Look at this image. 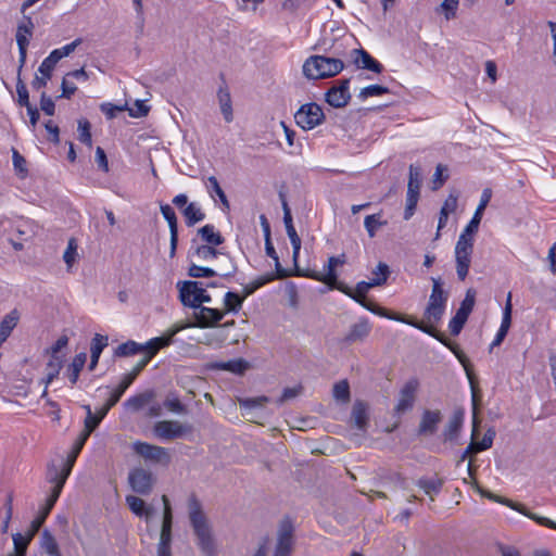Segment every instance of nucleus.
I'll use <instances>...</instances> for the list:
<instances>
[{
    "label": "nucleus",
    "mask_w": 556,
    "mask_h": 556,
    "mask_svg": "<svg viewBox=\"0 0 556 556\" xmlns=\"http://www.w3.org/2000/svg\"><path fill=\"white\" fill-rule=\"evenodd\" d=\"M421 180L419 167L415 165L409 166V177L407 185V193H420Z\"/></svg>",
    "instance_id": "obj_48"
},
{
    "label": "nucleus",
    "mask_w": 556,
    "mask_h": 556,
    "mask_svg": "<svg viewBox=\"0 0 556 556\" xmlns=\"http://www.w3.org/2000/svg\"><path fill=\"white\" fill-rule=\"evenodd\" d=\"M20 319V313L17 309L11 311L8 315L4 316L0 324V330L4 331L5 334L10 336L11 331L17 325Z\"/></svg>",
    "instance_id": "obj_51"
},
{
    "label": "nucleus",
    "mask_w": 556,
    "mask_h": 556,
    "mask_svg": "<svg viewBox=\"0 0 556 556\" xmlns=\"http://www.w3.org/2000/svg\"><path fill=\"white\" fill-rule=\"evenodd\" d=\"M144 352V344H139L135 341H127L125 343L119 344L115 350V356L126 357L130 355H135L137 353Z\"/></svg>",
    "instance_id": "obj_44"
},
{
    "label": "nucleus",
    "mask_w": 556,
    "mask_h": 556,
    "mask_svg": "<svg viewBox=\"0 0 556 556\" xmlns=\"http://www.w3.org/2000/svg\"><path fill=\"white\" fill-rule=\"evenodd\" d=\"M468 315L464 314L463 312L457 311L455 316L450 320L448 328L453 336H457L460 333L462 329L464 328Z\"/></svg>",
    "instance_id": "obj_55"
},
{
    "label": "nucleus",
    "mask_w": 556,
    "mask_h": 556,
    "mask_svg": "<svg viewBox=\"0 0 556 556\" xmlns=\"http://www.w3.org/2000/svg\"><path fill=\"white\" fill-rule=\"evenodd\" d=\"M28 35L20 34L16 31V42L20 50V66H18V73L22 72V68L26 62L27 56V47L29 43V40L27 38Z\"/></svg>",
    "instance_id": "obj_57"
},
{
    "label": "nucleus",
    "mask_w": 556,
    "mask_h": 556,
    "mask_svg": "<svg viewBox=\"0 0 556 556\" xmlns=\"http://www.w3.org/2000/svg\"><path fill=\"white\" fill-rule=\"evenodd\" d=\"M464 421V412L462 409H457L454 412L453 416L450 418L446 428L443 432L445 441H454L458 437V433L462 429Z\"/></svg>",
    "instance_id": "obj_32"
},
{
    "label": "nucleus",
    "mask_w": 556,
    "mask_h": 556,
    "mask_svg": "<svg viewBox=\"0 0 556 556\" xmlns=\"http://www.w3.org/2000/svg\"><path fill=\"white\" fill-rule=\"evenodd\" d=\"M198 235L206 242L205 245L217 247L224 243V237L219 231H215L213 225H205L198 230Z\"/></svg>",
    "instance_id": "obj_37"
},
{
    "label": "nucleus",
    "mask_w": 556,
    "mask_h": 556,
    "mask_svg": "<svg viewBox=\"0 0 556 556\" xmlns=\"http://www.w3.org/2000/svg\"><path fill=\"white\" fill-rule=\"evenodd\" d=\"M220 256L224 258L225 263H220L219 265H217V269L219 271L217 274L220 275L222 277L233 276L237 271V266L227 254Z\"/></svg>",
    "instance_id": "obj_60"
},
{
    "label": "nucleus",
    "mask_w": 556,
    "mask_h": 556,
    "mask_svg": "<svg viewBox=\"0 0 556 556\" xmlns=\"http://www.w3.org/2000/svg\"><path fill=\"white\" fill-rule=\"evenodd\" d=\"M126 504L128 505L129 509L138 517H146V519L149 520L152 516L153 508L147 507L146 502L138 496L127 495Z\"/></svg>",
    "instance_id": "obj_35"
},
{
    "label": "nucleus",
    "mask_w": 556,
    "mask_h": 556,
    "mask_svg": "<svg viewBox=\"0 0 556 556\" xmlns=\"http://www.w3.org/2000/svg\"><path fill=\"white\" fill-rule=\"evenodd\" d=\"M369 405L365 401L356 400L351 412L354 426L362 432H366L369 425Z\"/></svg>",
    "instance_id": "obj_26"
},
{
    "label": "nucleus",
    "mask_w": 556,
    "mask_h": 556,
    "mask_svg": "<svg viewBox=\"0 0 556 556\" xmlns=\"http://www.w3.org/2000/svg\"><path fill=\"white\" fill-rule=\"evenodd\" d=\"M194 327L199 328H212L218 325V323L224 318L225 312L211 308L206 306H200L194 308Z\"/></svg>",
    "instance_id": "obj_21"
},
{
    "label": "nucleus",
    "mask_w": 556,
    "mask_h": 556,
    "mask_svg": "<svg viewBox=\"0 0 556 556\" xmlns=\"http://www.w3.org/2000/svg\"><path fill=\"white\" fill-rule=\"evenodd\" d=\"M389 89L387 87L380 86V85H370L368 87H365L361 90L358 97L363 100L369 98V97H376L381 96L384 93H388Z\"/></svg>",
    "instance_id": "obj_63"
},
{
    "label": "nucleus",
    "mask_w": 556,
    "mask_h": 556,
    "mask_svg": "<svg viewBox=\"0 0 556 556\" xmlns=\"http://www.w3.org/2000/svg\"><path fill=\"white\" fill-rule=\"evenodd\" d=\"M354 63L358 68L371 71L374 73H381L383 71L382 64L375 60L366 50H353Z\"/></svg>",
    "instance_id": "obj_28"
},
{
    "label": "nucleus",
    "mask_w": 556,
    "mask_h": 556,
    "mask_svg": "<svg viewBox=\"0 0 556 556\" xmlns=\"http://www.w3.org/2000/svg\"><path fill=\"white\" fill-rule=\"evenodd\" d=\"M473 485L476 488V490L482 495V496H485L494 502H497V503H501L505 506H508L510 507L511 509L522 514L523 516L528 517L529 519L535 521L536 523L541 525V521L540 520H543L545 519L546 517H542V516H539L532 511H530L525 505H522L521 503H518V502H514L509 498H506V497H503V496H500V495H496V494H493L492 492L490 491H486L484 489H482L477 481L473 482Z\"/></svg>",
    "instance_id": "obj_17"
},
{
    "label": "nucleus",
    "mask_w": 556,
    "mask_h": 556,
    "mask_svg": "<svg viewBox=\"0 0 556 556\" xmlns=\"http://www.w3.org/2000/svg\"><path fill=\"white\" fill-rule=\"evenodd\" d=\"M186 223L188 226H193L195 223L204 219V213L195 206L194 203L188 204L184 210Z\"/></svg>",
    "instance_id": "obj_47"
},
{
    "label": "nucleus",
    "mask_w": 556,
    "mask_h": 556,
    "mask_svg": "<svg viewBox=\"0 0 556 556\" xmlns=\"http://www.w3.org/2000/svg\"><path fill=\"white\" fill-rule=\"evenodd\" d=\"M132 450L139 456L153 463H161L167 465L170 462V456L167 450L162 446L137 441L134 443Z\"/></svg>",
    "instance_id": "obj_16"
},
{
    "label": "nucleus",
    "mask_w": 556,
    "mask_h": 556,
    "mask_svg": "<svg viewBox=\"0 0 556 556\" xmlns=\"http://www.w3.org/2000/svg\"><path fill=\"white\" fill-rule=\"evenodd\" d=\"M378 269L381 274V276L379 278H372L368 282L361 281L356 285V288L354 289V301H356L363 307H365L366 309H368L369 312H371L376 315L405 324L406 320L408 319L407 316L390 312V311H388L383 307H380L377 304L368 302L366 300V293L368 292V290L370 288L384 285L389 278L390 269L386 263H379Z\"/></svg>",
    "instance_id": "obj_4"
},
{
    "label": "nucleus",
    "mask_w": 556,
    "mask_h": 556,
    "mask_svg": "<svg viewBox=\"0 0 556 556\" xmlns=\"http://www.w3.org/2000/svg\"><path fill=\"white\" fill-rule=\"evenodd\" d=\"M442 420L440 410H425L418 427L419 435H432L438 429V425Z\"/></svg>",
    "instance_id": "obj_27"
},
{
    "label": "nucleus",
    "mask_w": 556,
    "mask_h": 556,
    "mask_svg": "<svg viewBox=\"0 0 556 556\" xmlns=\"http://www.w3.org/2000/svg\"><path fill=\"white\" fill-rule=\"evenodd\" d=\"M273 280H274V276L273 275H264V276L258 277L257 279L253 280L249 285L244 286V288H243V298H247V296L251 295L257 289H260L261 287H263L264 285H266V283H268V282H270Z\"/></svg>",
    "instance_id": "obj_52"
},
{
    "label": "nucleus",
    "mask_w": 556,
    "mask_h": 556,
    "mask_svg": "<svg viewBox=\"0 0 556 556\" xmlns=\"http://www.w3.org/2000/svg\"><path fill=\"white\" fill-rule=\"evenodd\" d=\"M16 92H17V102L21 106H25V108H28V106H31L30 102H29V94H28V90H27V87L25 85V83L22 80L21 78V73L17 72V81H16Z\"/></svg>",
    "instance_id": "obj_54"
},
{
    "label": "nucleus",
    "mask_w": 556,
    "mask_h": 556,
    "mask_svg": "<svg viewBox=\"0 0 556 556\" xmlns=\"http://www.w3.org/2000/svg\"><path fill=\"white\" fill-rule=\"evenodd\" d=\"M269 397L265 395L256 396V397H245L239 399V405L241 408L252 409L255 407H263L267 403H269Z\"/></svg>",
    "instance_id": "obj_53"
},
{
    "label": "nucleus",
    "mask_w": 556,
    "mask_h": 556,
    "mask_svg": "<svg viewBox=\"0 0 556 556\" xmlns=\"http://www.w3.org/2000/svg\"><path fill=\"white\" fill-rule=\"evenodd\" d=\"M109 344V338L106 336H102L97 333L90 345V364H89V370H93L96 366L98 365L100 355L102 351L108 346Z\"/></svg>",
    "instance_id": "obj_33"
},
{
    "label": "nucleus",
    "mask_w": 556,
    "mask_h": 556,
    "mask_svg": "<svg viewBox=\"0 0 556 556\" xmlns=\"http://www.w3.org/2000/svg\"><path fill=\"white\" fill-rule=\"evenodd\" d=\"M381 214H372L365 217L364 225L370 238L376 236L377 229L387 225L386 220H380Z\"/></svg>",
    "instance_id": "obj_49"
},
{
    "label": "nucleus",
    "mask_w": 556,
    "mask_h": 556,
    "mask_svg": "<svg viewBox=\"0 0 556 556\" xmlns=\"http://www.w3.org/2000/svg\"><path fill=\"white\" fill-rule=\"evenodd\" d=\"M53 489L48 497L45 507L41 509L40 514L31 521L29 526L30 535H35L39 529L41 528L42 523L45 522L46 518L50 514L52 507L54 506L55 502L58 501L61 491L64 485V480L62 479L60 482H53Z\"/></svg>",
    "instance_id": "obj_20"
},
{
    "label": "nucleus",
    "mask_w": 556,
    "mask_h": 556,
    "mask_svg": "<svg viewBox=\"0 0 556 556\" xmlns=\"http://www.w3.org/2000/svg\"><path fill=\"white\" fill-rule=\"evenodd\" d=\"M100 422L101 419L97 415L86 416L84 421V430L80 432V434L88 439L91 432L96 430Z\"/></svg>",
    "instance_id": "obj_64"
},
{
    "label": "nucleus",
    "mask_w": 556,
    "mask_h": 556,
    "mask_svg": "<svg viewBox=\"0 0 556 556\" xmlns=\"http://www.w3.org/2000/svg\"><path fill=\"white\" fill-rule=\"evenodd\" d=\"M294 527L290 518H283L278 528L277 542L273 556H291L294 548Z\"/></svg>",
    "instance_id": "obj_12"
},
{
    "label": "nucleus",
    "mask_w": 556,
    "mask_h": 556,
    "mask_svg": "<svg viewBox=\"0 0 556 556\" xmlns=\"http://www.w3.org/2000/svg\"><path fill=\"white\" fill-rule=\"evenodd\" d=\"M35 535H30V530L28 529L25 534L14 533L12 535L14 543V552L9 556H26L27 546L30 543Z\"/></svg>",
    "instance_id": "obj_39"
},
{
    "label": "nucleus",
    "mask_w": 556,
    "mask_h": 556,
    "mask_svg": "<svg viewBox=\"0 0 556 556\" xmlns=\"http://www.w3.org/2000/svg\"><path fill=\"white\" fill-rule=\"evenodd\" d=\"M155 483V478L152 472L142 468L136 467L128 473V484L130 489L140 495H148L152 492Z\"/></svg>",
    "instance_id": "obj_14"
},
{
    "label": "nucleus",
    "mask_w": 556,
    "mask_h": 556,
    "mask_svg": "<svg viewBox=\"0 0 556 556\" xmlns=\"http://www.w3.org/2000/svg\"><path fill=\"white\" fill-rule=\"evenodd\" d=\"M224 253L216 250L211 245H198L189 255L191 262L198 263H210L212 260L217 258Z\"/></svg>",
    "instance_id": "obj_30"
},
{
    "label": "nucleus",
    "mask_w": 556,
    "mask_h": 556,
    "mask_svg": "<svg viewBox=\"0 0 556 556\" xmlns=\"http://www.w3.org/2000/svg\"><path fill=\"white\" fill-rule=\"evenodd\" d=\"M283 223L286 226L288 237H289L292 248H293L292 258H293L294 263L296 264L298 257L300 254V250H301V239H300L299 235L296 233V230L293 226L291 214H287V217H283Z\"/></svg>",
    "instance_id": "obj_36"
},
{
    "label": "nucleus",
    "mask_w": 556,
    "mask_h": 556,
    "mask_svg": "<svg viewBox=\"0 0 556 556\" xmlns=\"http://www.w3.org/2000/svg\"><path fill=\"white\" fill-rule=\"evenodd\" d=\"M180 327L170 329L166 336L153 338L144 344V357L134 367V369L125 377H131V381L141 372V370L148 365V363L154 357L157 352L168 346L173 342L174 336L180 331Z\"/></svg>",
    "instance_id": "obj_8"
},
{
    "label": "nucleus",
    "mask_w": 556,
    "mask_h": 556,
    "mask_svg": "<svg viewBox=\"0 0 556 556\" xmlns=\"http://www.w3.org/2000/svg\"><path fill=\"white\" fill-rule=\"evenodd\" d=\"M193 431L191 425L181 424L178 420H162L154 425V433L163 440L182 438Z\"/></svg>",
    "instance_id": "obj_15"
},
{
    "label": "nucleus",
    "mask_w": 556,
    "mask_h": 556,
    "mask_svg": "<svg viewBox=\"0 0 556 556\" xmlns=\"http://www.w3.org/2000/svg\"><path fill=\"white\" fill-rule=\"evenodd\" d=\"M418 388L419 381L416 378H412L405 382L400 391L399 402L394 408L397 415L404 414L413 408Z\"/></svg>",
    "instance_id": "obj_18"
},
{
    "label": "nucleus",
    "mask_w": 556,
    "mask_h": 556,
    "mask_svg": "<svg viewBox=\"0 0 556 556\" xmlns=\"http://www.w3.org/2000/svg\"><path fill=\"white\" fill-rule=\"evenodd\" d=\"M443 479H419L417 484L421 488L426 494L430 495L431 501H433L432 494H438L443 486Z\"/></svg>",
    "instance_id": "obj_45"
},
{
    "label": "nucleus",
    "mask_w": 556,
    "mask_h": 556,
    "mask_svg": "<svg viewBox=\"0 0 556 556\" xmlns=\"http://www.w3.org/2000/svg\"><path fill=\"white\" fill-rule=\"evenodd\" d=\"M188 515L200 549L206 556H213L215 551L212 528L203 511L200 501L194 494L188 500Z\"/></svg>",
    "instance_id": "obj_3"
},
{
    "label": "nucleus",
    "mask_w": 556,
    "mask_h": 556,
    "mask_svg": "<svg viewBox=\"0 0 556 556\" xmlns=\"http://www.w3.org/2000/svg\"><path fill=\"white\" fill-rule=\"evenodd\" d=\"M349 84L350 79L348 78L337 80L336 85L326 93L327 103L337 109L344 108L351 99Z\"/></svg>",
    "instance_id": "obj_19"
},
{
    "label": "nucleus",
    "mask_w": 556,
    "mask_h": 556,
    "mask_svg": "<svg viewBox=\"0 0 556 556\" xmlns=\"http://www.w3.org/2000/svg\"><path fill=\"white\" fill-rule=\"evenodd\" d=\"M295 123L303 129L309 130L321 124L325 118L321 108L317 103L302 105L294 115Z\"/></svg>",
    "instance_id": "obj_13"
},
{
    "label": "nucleus",
    "mask_w": 556,
    "mask_h": 556,
    "mask_svg": "<svg viewBox=\"0 0 556 556\" xmlns=\"http://www.w3.org/2000/svg\"><path fill=\"white\" fill-rule=\"evenodd\" d=\"M87 440L88 439L83 437L81 434L78 435L77 440L74 443L72 452L70 453V455L67 457V462H66L65 466L63 467V469L60 472H56L55 476L51 479L52 482H60L62 479L64 480V482L66 481V479L70 476L71 470L74 466V463H75L78 454L83 450Z\"/></svg>",
    "instance_id": "obj_25"
},
{
    "label": "nucleus",
    "mask_w": 556,
    "mask_h": 556,
    "mask_svg": "<svg viewBox=\"0 0 556 556\" xmlns=\"http://www.w3.org/2000/svg\"><path fill=\"white\" fill-rule=\"evenodd\" d=\"M332 396L337 402L346 404L351 400L350 384L346 379L336 382L332 387Z\"/></svg>",
    "instance_id": "obj_43"
},
{
    "label": "nucleus",
    "mask_w": 556,
    "mask_h": 556,
    "mask_svg": "<svg viewBox=\"0 0 556 556\" xmlns=\"http://www.w3.org/2000/svg\"><path fill=\"white\" fill-rule=\"evenodd\" d=\"M91 124L89 121L83 118L78 121V140L89 148L92 147V139H91Z\"/></svg>",
    "instance_id": "obj_50"
},
{
    "label": "nucleus",
    "mask_w": 556,
    "mask_h": 556,
    "mask_svg": "<svg viewBox=\"0 0 556 556\" xmlns=\"http://www.w3.org/2000/svg\"><path fill=\"white\" fill-rule=\"evenodd\" d=\"M217 98L225 121L230 123L233 119L231 96L225 84L219 87Z\"/></svg>",
    "instance_id": "obj_34"
},
{
    "label": "nucleus",
    "mask_w": 556,
    "mask_h": 556,
    "mask_svg": "<svg viewBox=\"0 0 556 556\" xmlns=\"http://www.w3.org/2000/svg\"><path fill=\"white\" fill-rule=\"evenodd\" d=\"M344 263H345V255L344 254H341L339 256H331V257L328 258L327 274L326 275L319 274V273L302 274L299 268H296V275L298 276L309 277L312 279L321 281V282H324V283H326L328 286H332L331 283L336 282V280H337V274H336L334 268L338 265H343Z\"/></svg>",
    "instance_id": "obj_22"
},
{
    "label": "nucleus",
    "mask_w": 556,
    "mask_h": 556,
    "mask_svg": "<svg viewBox=\"0 0 556 556\" xmlns=\"http://www.w3.org/2000/svg\"><path fill=\"white\" fill-rule=\"evenodd\" d=\"M344 68L340 59L312 55L303 64V74L308 79H321L338 75Z\"/></svg>",
    "instance_id": "obj_5"
},
{
    "label": "nucleus",
    "mask_w": 556,
    "mask_h": 556,
    "mask_svg": "<svg viewBox=\"0 0 556 556\" xmlns=\"http://www.w3.org/2000/svg\"><path fill=\"white\" fill-rule=\"evenodd\" d=\"M161 212L164 218L167 220L170 231V257H173L176 253L177 242H178V227H177V217L168 204L161 205Z\"/></svg>",
    "instance_id": "obj_29"
},
{
    "label": "nucleus",
    "mask_w": 556,
    "mask_h": 556,
    "mask_svg": "<svg viewBox=\"0 0 556 556\" xmlns=\"http://www.w3.org/2000/svg\"><path fill=\"white\" fill-rule=\"evenodd\" d=\"M243 300H244L243 296H240L239 294H237L235 292L228 291L225 294V301H224L225 311L224 312L225 313H229V312L237 313V312H239V309L242 306Z\"/></svg>",
    "instance_id": "obj_46"
},
{
    "label": "nucleus",
    "mask_w": 556,
    "mask_h": 556,
    "mask_svg": "<svg viewBox=\"0 0 556 556\" xmlns=\"http://www.w3.org/2000/svg\"><path fill=\"white\" fill-rule=\"evenodd\" d=\"M64 359L63 358H51L46 365V377L42 379V382L48 387L60 374L63 367Z\"/></svg>",
    "instance_id": "obj_42"
},
{
    "label": "nucleus",
    "mask_w": 556,
    "mask_h": 556,
    "mask_svg": "<svg viewBox=\"0 0 556 556\" xmlns=\"http://www.w3.org/2000/svg\"><path fill=\"white\" fill-rule=\"evenodd\" d=\"M179 298L184 305L193 308L202 306V303H210L211 296L200 281H184L178 283Z\"/></svg>",
    "instance_id": "obj_9"
},
{
    "label": "nucleus",
    "mask_w": 556,
    "mask_h": 556,
    "mask_svg": "<svg viewBox=\"0 0 556 556\" xmlns=\"http://www.w3.org/2000/svg\"><path fill=\"white\" fill-rule=\"evenodd\" d=\"M156 396V393L153 390H146L135 396L129 397L125 403V407L132 410L138 412L142 409L144 406L149 405Z\"/></svg>",
    "instance_id": "obj_31"
},
{
    "label": "nucleus",
    "mask_w": 556,
    "mask_h": 556,
    "mask_svg": "<svg viewBox=\"0 0 556 556\" xmlns=\"http://www.w3.org/2000/svg\"><path fill=\"white\" fill-rule=\"evenodd\" d=\"M405 324L413 326V327L428 333L429 336L435 338L438 341H440L442 344H444L446 348H448L455 354V356L458 358L460 364L464 366L467 377H468V380H469V383H470V387H471V395H472L471 400H472V405H473V419H475L473 433H475L477 430L481 395H480V390L477 386V380L472 372L471 364H470L469 359L467 358V356L464 354V352L459 349V346L456 343L448 340L444 334L438 332L433 326L426 325L425 323L416 320L412 317H408V319L406 320Z\"/></svg>",
    "instance_id": "obj_1"
},
{
    "label": "nucleus",
    "mask_w": 556,
    "mask_h": 556,
    "mask_svg": "<svg viewBox=\"0 0 556 556\" xmlns=\"http://www.w3.org/2000/svg\"><path fill=\"white\" fill-rule=\"evenodd\" d=\"M4 509H5V518H3V523L1 527V532L7 533L9 530V523L12 519L13 515V492H9L5 497L4 502Z\"/></svg>",
    "instance_id": "obj_61"
},
{
    "label": "nucleus",
    "mask_w": 556,
    "mask_h": 556,
    "mask_svg": "<svg viewBox=\"0 0 556 556\" xmlns=\"http://www.w3.org/2000/svg\"><path fill=\"white\" fill-rule=\"evenodd\" d=\"M212 367L237 375H242L249 368V363L242 358H237L228 362L215 363Z\"/></svg>",
    "instance_id": "obj_38"
},
{
    "label": "nucleus",
    "mask_w": 556,
    "mask_h": 556,
    "mask_svg": "<svg viewBox=\"0 0 556 556\" xmlns=\"http://www.w3.org/2000/svg\"><path fill=\"white\" fill-rule=\"evenodd\" d=\"M68 344V338L66 336H61L55 343L48 350H46V354L50 355L51 358H63V355H60V352L66 348Z\"/></svg>",
    "instance_id": "obj_62"
},
{
    "label": "nucleus",
    "mask_w": 556,
    "mask_h": 556,
    "mask_svg": "<svg viewBox=\"0 0 556 556\" xmlns=\"http://www.w3.org/2000/svg\"><path fill=\"white\" fill-rule=\"evenodd\" d=\"M405 324L413 326V327L428 333L429 336L435 338L438 341H440L442 344H444L446 348H448L455 354V356L458 358L460 364L464 366L467 377H468V380H469V383H470V387H471V395H472L471 400H472V405H473V419H475L473 433H475L477 430L481 395H480V390L477 386V380L472 372L471 364H470L469 359L467 358V356L464 354V352L459 349V346L456 343L448 340L444 334L438 332L433 326L426 325L425 323L416 320L412 317H408V319L406 320Z\"/></svg>",
    "instance_id": "obj_2"
},
{
    "label": "nucleus",
    "mask_w": 556,
    "mask_h": 556,
    "mask_svg": "<svg viewBox=\"0 0 556 556\" xmlns=\"http://www.w3.org/2000/svg\"><path fill=\"white\" fill-rule=\"evenodd\" d=\"M162 502L164 504V509L160 541L157 544V556H172L173 513L166 495L162 496Z\"/></svg>",
    "instance_id": "obj_11"
},
{
    "label": "nucleus",
    "mask_w": 556,
    "mask_h": 556,
    "mask_svg": "<svg viewBox=\"0 0 556 556\" xmlns=\"http://www.w3.org/2000/svg\"><path fill=\"white\" fill-rule=\"evenodd\" d=\"M188 275L193 278L214 277L217 275V271L210 267L199 266L195 262H192L188 269Z\"/></svg>",
    "instance_id": "obj_59"
},
{
    "label": "nucleus",
    "mask_w": 556,
    "mask_h": 556,
    "mask_svg": "<svg viewBox=\"0 0 556 556\" xmlns=\"http://www.w3.org/2000/svg\"><path fill=\"white\" fill-rule=\"evenodd\" d=\"M431 281L432 291L424 312L425 320H422V323L434 327V325L441 320L444 314L446 302L448 299V293L445 290H443L440 278L432 277Z\"/></svg>",
    "instance_id": "obj_7"
},
{
    "label": "nucleus",
    "mask_w": 556,
    "mask_h": 556,
    "mask_svg": "<svg viewBox=\"0 0 556 556\" xmlns=\"http://www.w3.org/2000/svg\"><path fill=\"white\" fill-rule=\"evenodd\" d=\"M473 252V238L460 235L455 247L456 273L459 280L464 281L468 275Z\"/></svg>",
    "instance_id": "obj_10"
},
{
    "label": "nucleus",
    "mask_w": 556,
    "mask_h": 556,
    "mask_svg": "<svg viewBox=\"0 0 556 556\" xmlns=\"http://www.w3.org/2000/svg\"><path fill=\"white\" fill-rule=\"evenodd\" d=\"M371 331V325L367 318H359L353 324L349 332L344 336L343 342L345 344H354L364 342Z\"/></svg>",
    "instance_id": "obj_24"
},
{
    "label": "nucleus",
    "mask_w": 556,
    "mask_h": 556,
    "mask_svg": "<svg viewBox=\"0 0 556 556\" xmlns=\"http://www.w3.org/2000/svg\"><path fill=\"white\" fill-rule=\"evenodd\" d=\"M491 198H492V190L490 188H485L482 191L480 203H479L478 207L476 208V212H475L471 220L466 226V228L464 229L462 235H466V236L473 238V236L478 232L479 225H480L482 216H483V212H484L485 207L488 206Z\"/></svg>",
    "instance_id": "obj_23"
},
{
    "label": "nucleus",
    "mask_w": 556,
    "mask_h": 556,
    "mask_svg": "<svg viewBox=\"0 0 556 556\" xmlns=\"http://www.w3.org/2000/svg\"><path fill=\"white\" fill-rule=\"evenodd\" d=\"M83 42L81 38H77L73 42L60 48L53 50L40 64L38 72L41 74V76L36 75L31 86L34 89L39 90L47 86L48 80L52 76V72L56 65V63L70 55L80 43Z\"/></svg>",
    "instance_id": "obj_6"
},
{
    "label": "nucleus",
    "mask_w": 556,
    "mask_h": 556,
    "mask_svg": "<svg viewBox=\"0 0 556 556\" xmlns=\"http://www.w3.org/2000/svg\"><path fill=\"white\" fill-rule=\"evenodd\" d=\"M458 4L459 0H443L437 11L443 12L446 21H450L456 17Z\"/></svg>",
    "instance_id": "obj_56"
},
{
    "label": "nucleus",
    "mask_w": 556,
    "mask_h": 556,
    "mask_svg": "<svg viewBox=\"0 0 556 556\" xmlns=\"http://www.w3.org/2000/svg\"><path fill=\"white\" fill-rule=\"evenodd\" d=\"M40 546L46 556H62L56 540L47 529L41 533Z\"/></svg>",
    "instance_id": "obj_40"
},
{
    "label": "nucleus",
    "mask_w": 556,
    "mask_h": 556,
    "mask_svg": "<svg viewBox=\"0 0 556 556\" xmlns=\"http://www.w3.org/2000/svg\"><path fill=\"white\" fill-rule=\"evenodd\" d=\"M477 292L473 288H469L466 291L465 299L462 301L460 306L457 311L463 312L466 315H470L475 307Z\"/></svg>",
    "instance_id": "obj_58"
},
{
    "label": "nucleus",
    "mask_w": 556,
    "mask_h": 556,
    "mask_svg": "<svg viewBox=\"0 0 556 556\" xmlns=\"http://www.w3.org/2000/svg\"><path fill=\"white\" fill-rule=\"evenodd\" d=\"M86 361L87 354L83 352L77 354L70 364L67 368V375L72 384H75L77 382L79 374L83 370Z\"/></svg>",
    "instance_id": "obj_41"
}]
</instances>
